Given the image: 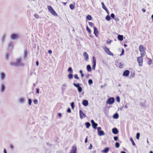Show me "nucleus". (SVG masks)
Masks as SVG:
<instances>
[{
  "mask_svg": "<svg viewBox=\"0 0 153 153\" xmlns=\"http://www.w3.org/2000/svg\"><path fill=\"white\" fill-rule=\"evenodd\" d=\"M139 50L140 52L141 56H142V57H144L146 53V49L144 47L143 45H139Z\"/></svg>",
  "mask_w": 153,
  "mask_h": 153,
  "instance_id": "nucleus-1",
  "label": "nucleus"
},
{
  "mask_svg": "<svg viewBox=\"0 0 153 153\" xmlns=\"http://www.w3.org/2000/svg\"><path fill=\"white\" fill-rule=\"evenodd\" d=\"M6 75L5 72H0V79L2 81H5L6 79Z\"/></svg>",
  "mask_w": 153,
  "mask_h": 153,
  "instance_id": "nucleus-2",
  "label": "nucleus"
},
{
  "mask_svg": "<svg viewBox=\"0 0 153 153\" xmlns=\"http://www.w3.org/2000/svg\"><path fill=\"white\" fill-rule=\"evenodd\" d=\"M48 9L49 12L52 14L54 16H57V13L51 6H48Z\"/></svg>",
  "mask_w": 153,
  "mask_h": 153,
  "instance_id": "nucleus-3",
  "label": "nucleus"
},
{
  "mask_svg": "<svg viewBox=\"0 0 153 153\" xmlns=\"http://www.w3.org/2000/svg\"><path fill=\"white\" fill-rule=\"evenodd\" d=\"M22 58L19 57L16 59L17 65L18 66H24V64L22 62Z\"/></svg>",
  "mask_w": 153,
  "mask_h": 153,
  "instance_id": "nucleus-4",
  "label": "nucleus"
},
{
  "mask_svg": "<svg viewBox=\"0 0 153 153\" xmlns=\"http://www.w3.org/2000/svg\"><path fill=\"white\" fill-rule=\"evenodd\" d=\"M19 37V35L18 34H13L10 36V38L12 40H16Z\"/></svg>",
  "mask_w": 153,
  "mask_h": 153,
  "instance_id": "nucleus-5",
  "label": "nucleus"
},
{
  "mask_svg": "<svg viewBox=\"0 0 153 153\" xmlns=\"http://www.w3.org/2000/svg\"><path fill=\"white\" fill-rule=\"evenodd\" d=\"M104 50L107 53V54L111 56H113V54L112 53H111L109 50V49L107 48L106 47H104Z\"/></svg>",
  "mask_w": 153,
  "mask_h": 153,
  "instance_id": "nucleus-6",
  "label": "nucleus"
},
{
  "mask_svg": "<svg viewBox=\"0 0 153 153\" xmlns=\"http://www.w3.org/2000/svg\"><path fill=\"white\" fill-rule=\"evenodd\" d=\"M142 57V56H141L139 57H138L137 59V61L139 64V65L140 66H142L143 65V59L142 57Z\"/></svg>",
  "mask_w": 153,
  "mask_h": 153,
  "instance_id": "nucleus-7",
  "label": "nucleus"
},
{
  "mask_svg": "<svg viewBox=\"0 0 153 153\" xmlns=\"http://www.w3.org/2000/svg\"><path fill=\"white\" fill-rule=\"evenodd\" d=\"M114 102V99L113 97H111L108 98L107 101L106 103L108 104H113Z\"/></svg>",
  "mask_w": 153,
  "mask_h": 153,
  "instance_id": "nucleus-8",
  "label": "nucleus"
},
{
  "mask_svg": "<svg viewBox=\"0 0 153 153\" xmlns=\"http://www.w3.org/2000/svg\"><path fill=\"white\" fill-rule=\"evenodd\" d=\"M6 89L5 85L4 83H1L0 84V91L1 92H4Z\"/></svg>",
  "mask_w": 153,
  "mask_h": 153,
  "instance_id": "nucleus-9",
  "label": "nucleus"
},
{
  "mask_svg": "<svg viewBox=\"0 0 153 153\" xmlns=\"http://www.w3.org/2000/svg\"><path fill=\"white\" fill-rule=\"evenodd\" d=\"M80 117L81 119H83L84 117H86V115L82 111V110H80L79 111Z\"/></svg>",
  "mask_w": 153,
  "mask_h": 153,
  "instance_id": "nucleus-10",
  "label": "nucleus"
},
{
  "mask_svg": "<svg viewBox=\"0 0 153 153\" xmlns=\"http://www.w3.org/2000/svg\"><path fill=\"white\" fill-rule=\"evenodd\" d=\"M19 102L21 104L24 103L25 101V99L23 97H20L18 100Z\"/></svg>",
  "mask_w": 153,
  "mask_h": 153,
  "instance_id": "nucleus-11",
  "label": "nucleus"
},
{
  "mask_svg": "<svg viewBox=\"0 0 153 153\" xmlns=\"http://www.w3.org/2000/svg\"><path fill=\"white\" fill-rule=\"evenodd\" d=\"M129 73L130 71L129 70H126L123 72V76H128Z\"/></svg>",
  "mask_w": 153,
  "mask_h": 153,
  "instance_id": "nucleus-12",
  "label": "nucleus"
},
{
  "mask_svg": "<svg viewBox=\"0 0 153 153\" xmlns=\"http://www.w3.org/2000/svg\"><path fill=\"white\" fill-rule=\"evenodd\" d=\"M94 33L97 37L98 35V32L97 29L95 27H94Z\"/></svg>",
  "mask_w": 153,
  "mask_h": 153,
  "instance_id": "nucleus-13",
  "label": "nucleus"
},
{
  "mask_svg": "<svg viewBox=\"0 0 153 153\" xmlns=\"http://www.w3.org/2000/svg\"><path fill=\"white\" fill-rule=\"evenodd\" d=\"M83 56L85 60L87 61L88 59V55L86 52L83 53Z\"/></svg>",
  "mask_w": 153,
  "mask_h": 153,
  "instance_id": "nucleus-14",
  "label": "nucleus"
},
{
  "mask_svg": "<svg viewBox=\"0 0 153 153\" xmlns=\"http://www.w3.org/2000/svg\"><path fill=\"white\" fill-rule=\"evenodd\" d=\"M112 133L115 134H117L118 133V129L116 128H114L112 129Z\"/></svg>",
  "mask_w": 153,
  "mask_h": 153,
  "instance_id": "nucleus-15",
  "label": "nucleus"
},
{
  "mask_svg": "<svg viewBox=\"0 0 153 153\" xmlns=\"http://www.w3.org/2000/svg\"><path fill=\"white\" fill-rule=\"evenodd\" d=\"M88 101L86 100H84L82 101V104L85 106H87L88 105Z\"/></svg>",
  "mask_w": 153,
  "mask_h": 153,
  "instance_id": "nucleus-16",
  "label": "nucleus"
},
{
  "mask_svg": "<svg viewBox=\"0 0 153 153\" xmlns=\"http://www.w3.org/2000/svg\"><path fill=\"white\" fill-rule=\"evenodd\" d=\"M98 134L99 136H102L105 135V133L102 130L98 131Z\"/></svg>",
  "mask_w": 153,
  "mask_h": 153,
  "instance_id": "nucleus-17",
  "label": "nucleus"
},
{
  "mask_svg": "<svg viewBox=\"0 0 153 153\" xmlns=\"http://www.w3.org/2000/svg\"><path fill=\"white\" fill-rule=\"evenodd\" d=\"M101 4H102V8L104 9L108 13V11L104 3L103 2H102Z\"/></svg>",
  "mask_w": 153,
  "mask_h": 153,
  "instance_id": "nucleus-18",
  "label": "nucleus"
},
{
  "mask_svg": "<svg viewBox=\"0 0 153 153\" xmlns=\"http://www.w3.org/2000/svg\"><path fill=\"white\" fill-rule=\"evenodd\" d=\"M118 39L120 41H122L123 40V36L119 35L117 36Z\"/></svg>",
  "mask_w": 153,
  "mask_h": 153,
  "instance_id": "nucleus-19",
  "label": "nucleus"
},
{
  "mask_svg": "<svg viewBox=\"0 0 153 153\" xmlns=\"http://www.w3.org/2000/svg\"><path fill=\"white\" fill-rule=\"evenodd\" d=\"M109 150V148L108 147L106 148L104 150H102V152L104 153H107Z\"/></svg>",
  "mask_w": 153,
  "mask_h": 153,
  "instance_id": "nucleus-20",
  "label": "nucleus"
},
{
  "mask_svg": "<svg viewBox=\"0 0 153 153\" xmlns=\"http://www.w3.org/2000/svg\"><path fill=\"white\" fill-rule=\"evenodd\" d=\"M6 34H3L2 36V39H2V41L3 42L5 39H6Z\"/></svg>",
  "mask_w": 153,
  "mask_h": 153,
  "instance_id": "nucleus-21",
  "label": "nucleus"
},
{
  "mask_svg": "<svg viewBox=\"0 0 153 153\" xmlns=\"http://www.w3.org/2000/svg\"><path fill=\"white\" fill-rule=\"evenodd\" d=\"M76 148L75 146H73L72 148V150L71 151L73 152V153H76Z\"/></svg>",
  "mask_w": 153,
  "mask_h": 153,
  "instance_id": "nucleus-22",
  "label": "nucleus"
},
{
  "mask_svg": "<svg viewBox=\"0 0 153 153\" xmlns=\"http://www.w3.org/2000/svg\"><path fill=\"white\" fill-rule=\"evenodd\" d=\"M87 69L88 72H90L91 71V67L90 65H88L87 66Z\"/></svg>",
  "mask_w": 153,
  "mask_h": 153,
  "instance_id": "nucleus-23",
  "label": "nucleus"
},
{
  "mask_svg": "<svg viewBox=\"0 0 153 153\" xmlns=\"http://www.w3.org/2000/svg\"><path fill=\"white\" fill-rule=\"evenodd\" d=\"M116 65L117 66L120 68H122L123 67V65L121 62L117 63Z\"/></svg>",
  "mask_w": 153,
  "mask_h": 153,
  "instance_id": "nucleus-24",
  "label": "nucleus"
},
{
  "mask_svg": "<svg viewBox=\"0 0 153 153\" xmlns=\"http://www.w3.org/2000/svg\"><path fill=\"white\" fill-rule=\"evenodd\" d=\"M119 117V115L117 113H115L113 116V117L114 119H117Z\"/></svg>",
  "mask_w": 153,
  "mask_h": 153,
  "instance_id": "nucleus-25",
  "label": "nucleus"
},
{
  "mask_svg": "<svg viewBox=\"0 0 153 153\" xmlns=\"http://www.w3.org/2000/svg\"><path fill=\"white\" fill-rule=\"evenodd\" d=\"M98 124L97 123H95L93 124L92 125V127L94 129H96L97 128V126Z\"/></svg>",
  "mask_w": 153,
  "mask_h": 153,
  "instance_id": "nucleus-26",
  "label": "nucleus"
},
{
  "mask_svg": "<svg viewBox=\"0 0 153 153\" xmlns=\"http://www.w3.org/2000/svg\"><path fill=\"white\" fill-rule=\"evenodd\" d=\"M86 127L87 128H89L91 126L90 123L88 122H87L85 123Z\"/></svg>",
  "mask_w": 153,
  "mask_h": 153,
  "instance_id": "nucleus-27",
  "label": "nucleus"
},
{
  "mask_svg": "<svg viewBox=\"0 0 153 153\" xmlns=\"http://www.w3.org/2000/svg\"><path fill=\"white\" fill-rule=\"evenodd\" d=\"M10 65H11L13 66H18L17 65L16 62H10Z\"/></svg>",
  "mask_w": 153,
  "mask_h": 153,
  "instance_id": "nucleus-28",
  "label": "nucleus"
},
{
  "mask_svg": "<svg viewBox=\"0 0 153 153\" xmlns=\"http://www.w3.org/2000/svg\"><path fill=\"white\" fill-rule=\"evenodd\" d=\"M68 77L69 79H71L73 78V75L71 74H70L68 75Z\"/></svg>",
  "mask_w": 153,
  "mask_h": 153,
  "instance_id": "nucleus-29",
  "label": "nucleus"
},
{
  "mask_svg": "<svg viewBox=\"0 0 153 153\" xmlns=\"http://www.w3.org/2000/svg\"><path fill=\"white\" fill-rule=\"evenodd\" d=\"M86 18L88 20H90L92 19V17L91 15H88L87 16Z\"/></svg>",
  "mask_w": 153,
  "mask_h": 153,
  "instance_id": "nucleus-30",
  "label": "nucleus"
},
{
  "mask_svg": "<svg viewBox=\"0 0 153 153\" xmlns=\"http://www.w3.org/2000/svg\"><path fill=\"white\" fill-rule=\"evenodd\" d=\"M70 7L71 9L73 10L74 8V5L73 4H71L70 5Z\"/></svg>",
  "mask_w": 153,
  "mask_h": 153,
  "instance_id": "nucleus-31",
  "label": "nucleus"
},
{
  "mask_svg": "<svg viewBox=\"0 0 153 153\" xmlns=\"http://www.w3.org/2000/svg\"><path fill=\"white\" fill-rule=\"evenodd\" d=\"M110 17L109 15L107 16L105 18L108 21H110Z\"/></svg>",
  "mask_w": 153,
  "mask_h": 153,
  "instance_id": "nucleus-32",
  "label": "nucleus"
},
{
  "mask_svg": "<svg viewBox=\"0 0 153 153\" xmlns=\"http://www.w3.org/2000/svg\"><path fill=\"white\" fill-rule=\"evenodd\" d=\"M73 85L75 87L77 88L80 86L79 84V83L76 84L75 83H74Z\"/></svg>",
  "mask_w": 153,
  "mask_h": 153,
  "instance_id": "nucleus-33",
  "label": "nucleus"
},
{
  "mask_svg": "<svg viewBox=\"0 0 153 153\" xmlns=\"http://www.w3.org/2000/svg\"><path fill=\"white\" fill-rule=\"evenodd\" d=\"M27 56V52L26 51H25L24 53V56L26 58Z\"/></svg>",
  "mask_w": 153,
  "mask_h": 153,
  "instance_id": "nucleus-34",
  "label": "nucleus"
},
{
  "mask_svg": "<svg viewBox=\"0 0 153 153\" xmlns=\"http://www.w3.org/2000/svg\"><path fill=\"white\" fill-rule=\"evenodd\" d=\"M93 63H96V60L95 57L93 56L92 57Z\"/></svg>",
  "mask_w": 153,
  "mask_h": 153,
  "instance_id": "nucleus-35",
  "label": "nucleus"
},
{
  "mask_svg": "<svg viewBox=\"0 0 153 153\" xmlns=\"http://www.w3.org/2000/svg\"><path fill=\"white\" fill-rule=\"evenodd\" d=\"M115 146L117 148H118L120 146V144L118 142H116L115 144Z\"/></svg>",
  "mask_w": 153,
  "mask_h": 153,
  "instance_id": "nucleus-36",
  "label": "nucleus"
},
{
  "mask_svg": "<svg viewBox=\"0 0 153 153\" xmlns=\"http://www.w3.org/2000/svg\"><path fill=\"white\" fill-rule=\"evenodd\" d=\"M78 91L79 92H81L82 91V88L79 86V88H77Z\"/></svg>",
  "mask_w": 153,
  "mask_h": 153,
  "instance_id": "nucleus-37",
  "label": "nucleus"
},
{
  "mask_svg": "<svg viewBox=\"0 0 153 153\" xmlns=\"http://www.w3.org/2000/svg\"><path fill=\"white\" fill-rule=\"evenodd\" d=\"M88 83L90 85L92 84L93 83L92 80L91 79H90L88 81Z\"/></svg>",
  "mask_w": 153,
  "mask_h": 153,
  "instance_id": "nucleus-38",
  "label": "nucleus"
},
{
  "mask_svg": "<svg viewBox=\"0 0 153 153\" xmlns=\"http://www.w3.org/2000/svg\"><path fill=\"white\" fill-rule=\"evenodd\" d=\"M130 140L131 142L132 145L133 146H135V144L134 143L132 138L131 137L130 138Z\"/></svg>",
  "mask_w": 153,
  "mask_h": 153,
  "instance_id": "nucleus-39",
  "label": "nucleus"
},
{
  "mask_svg": "<svg viewBox=\"0 0 153 153\" xmlns=\"http://www.w3.org/2000/svg\"><path fill=\"white\" fill-rule=\"evenodd\" d=\"M86 30L88 31V32L90 33H91V30L88 28V26L86 27Z\"/></svg>",
  "mask_w": 153,
  "mask_h": 153,
  "instance_id": "nucleus-40",
  "label": "nucleus"
},
{
  "mask_svg": "<svg viewBox=\"0 0 153 153\" xmlns=\"http://www.w3.org/2000/svg\"><path fill=\"white\" fill-rule=\"evenodd\" d=\"M74 102H72L71 103V108L72 109H74Z\"/></svg>",
  "mask_w": 153,
  "mask_h": 153,
  "instance_id": "nucleus-41",
  "label": "nucleus"
},
{
  "mask_svg": "<svg viewBox=\"0 0 153 153\" xmlns=\"http://www.w3.org/2000/svg\"><path fill=\"white\" fill-rule=\"evenodd\" d=\"M116 100L118 102H119L120 101V97L119 96L117 97L116 98Z\"/></svg>",
  "mask_w": 153,
  "mask_h": 153,
  "instance_id": "nucleus-42",
  "label": "nucleus"
},
{
  "mask_svg": "<svg viewBox=\"0 0 153 153\" xmlns=\"http://www.w3.org/2000/svg\"><path fill=\"white\" fill-rule=\"evenodd\" d=\"M140 133H138L136 134V138L137 139H139L140 138Z\"/></svg>",
  "mask_w": 153,
  "mask_h": 153,
  "instance_id": "nucleus-43",
  "label": "nucleus"
},
{
  "mask_svg": "<svg viewBox=\"0 0 153 153\" xmlns=\"http://www.w3.org/2000/svg\"><path fill=\"white\" fill-rule=\"evenodd\" d=\"M68 71H69L71 73H73V70L71 68V67H69L68 69Z\"/></svg>",
  "mask_w": 153,
  "mask_h": 153,
  "instance_id": "nucleus-44",
  "label": "nucleus"
},
{
  "mask_svg": "<svg viewBox=\"0 0 153 153\" xmlns=\"http://www.w3.org/2000/svg\"><path fill=\"white\" fill-rule=\"evenodd\" d=\"M28 104L29 105H31L32 103V100L30 99H29L28 100Z\"/></svg>",
  "mask_w": 153,
  "mask_h": 153,
  "instance_id": "nucleus-45",
  "label": "nucleus"
},
{
  "mask_svg": "<svg viewBox=\"0 0 153 153\" xmlns=\"http://www.w3.org/2000/svg\"><path fill=\"white\" fill-rule=\"evenodd\" d=\"M13 43L10 42L8 44V47L9 48L11 47H12V46H13Z\"/></svg>",
  "mask_w": 153,
  "mask_h": 153,
  "instance_id": "nucleus-46",
  "label": "nucleus"
},
{
  "mask_svg": "<svg viewBox=\"0 0 153 153\" xmlns=\"http://www.w3.org/2000/svg\"><path fill=\"white\" fill-rule=\"evenodd\" d=\"M34 16L36 19H39V16L37 14H34Z\"/></svg>",
  "mask_w": 153,
  "mask_h": 153,
  "instance_id": "nucleus-47",
  "label": "nucleus"
},
{
  "mask_svg": "<svg viewBox=\"0 0 153 153\" xmlns=\"http://www.w3.org/2000/svg\"><path fill=\"white\" fill-rule=\"evenodd\" d=\"M33 102L35 104H37L38 103V101L36 99H34L33 100Z\"/></svg>",
  "mask_w": 153,
  "mask_h": 153,
  "instance_id": "nucleus-48",
  "label": "nucleus"
},
{
  "mask_svg": "<svg viewBox=\"0 0 153 153\" xmlns=\"http://www.w3.org/2000/svg\"><path fill=\"white\" fill-rule=\"evenodd\" d=\"M74 77L75 79H79V78L77 74H76L74 75Z\"/></svg>",
  "mask_w": 153,
  "mask_h": 153,
  "instance_id": "nucleus-49",
  "label": "nucleus"
},
{
  "mask_svg": "<svg viewBox=\"0 0 153 153\" xmlns=\"http://www.w3.org/2000/svg\"><path fill=\"white\" fill-rule=\"evenodd\" d=\"M79 73L81 74V76L82 77H83L84 76V74H83V73H82V70H80L79 71Z\"/></svg>",
  "mask_w": 153,
  "mask_h": 153,
  "instance_id": "nucleus-50",
  "label": "nucleus"
},
{
  "mask_svg": "<svg viewBox=\"0 0 153 153\" xmlns=\"http://www.w3.org/2000/svg\"><path fill=\"white\" fill-rule=\"evenodd\" d=\"M96 66V63H93L92 68L94 70H95Z\"/></svg>",
  "mask_w": 153,
  "mask_h": 153,
  "instance_id": "nucleus-51",
  "label": "nucleus"
},
{
  "mask_svg": "<svg viewBox=\"0 0 153 153\" xmlns=\"http://www.w3.org/2000/svg\"><path fill=\"white\" fill-rule=\"evenodd\" d=\"M89 25L91 27H93L94 26V24L91 22H89Z\"/></svg>",
  "mask_w": 153,
  "mask_h": 153,
  "instance_id": "nucleus-52",
  "label": "nucleus"
},
{
  "mask_svg": "<svg viewBox=\"0 0 153 153\" xmlns=\"http://www.w3.org/2000/svg\"><path fill=\"white\" fill-rule=\"evenodd\" d=\"M111 16L112 18H113V19L114 18V17H115L114 14L113 13H111Z\"/></svg>",
  "mask_w": 153,
  "mask_h": 153,
  "instance_id": "nucleus-53",
  "label": "nucleus"
},
{
  "mask_svg": "<svg viewBox=\"0 0 153 153\" xmlns=\"http://www.w3.org/2000/svg\"><path fill=\"white\" fill-rule=\"evenodd\" d=\"M114 140L115 141H116L118 139V137L117 136L116 137H114Z\"/></svg>",
  "mask_w": 153,
  "mask_h": 153,
  "instance_id": "nucleus-54",
  "label": "nucleus"
},
{
  "mask_svg": "<svg viewBox=\"0 0 153 153\" xmlns=\"http://www.w3.org/2000/svg\"><path fill=\"white\" fill-rule=\"evenodd\" d=\"M124 54V50L123 49H122V51L121 54H120V55L121 56Z\"/></svg>",
  "mask_w": 153,
  "mask_h": 153,
  "instance_id": "nucleus-55",
  "label": "nucleus"
},
{
  "mask_svg": "<svg viewBox=\"0 0 153 153\" xmlns=\"http://www.w3.org/2000/svg\"><path fill=\"white\" fill-rule=\"evenodd\" d=\"M97 129L98 132L99 131H101V127H98L97 128Z\"/></svg>",
  "mask_w": 153,
  "mask_h": 153,
  "instance_id": "nucleus-56",
  "label": "nucleus"
},
{
  "mask_svg": "<svg viewBox=\"0 0 153 153\" xmlns=\"http://www.w3.org/2000/svg\"><path fill=\"white\" fill-rule=\"evenodd\" d=\"M112 40H109V41H108V40H107V43H108V44H110L111 43V42H112Z\"/></svg>",
  "mask_w": 153,
  "mask_h": 153,
  "instance_id": "nucleus-57",
  "label": "nucleus"
},
{
  "mask_svg": "<svg viewBox=\"0 0 153 153\" xmlns=\"http://www.w3.org/2000/svg\"><path fill=\"white\" fill-rule=\"evenodd\" d=\"M71 109L69 108H68V110H67V111L68 113H70L71 112Z\"/></svg>",
  "mask_w": 153,
  "mask_h": 153,
  "instance_id": "nucleus-58",
  "label": "nucleus"
},
{
  "mask_svg": "<svg viewBox=\"0 0 153 153\" xmlns=\"http://www.w3.org/2000/svg\"><path fill=\"white\" fill-rule=\"evenodd\" d=\"M62 90L63 91H64L65 90V88L64 87H63V86H62Z\"/></svg>",
  "mask_w": 153,
  "mask_h": 153,
  "instance_id": "nucleus-59",
  "label": "nucleus"
},
{
  "mask_svg": "<svg viewBox=\"0 0 153 153\" xmlns=\"http://www.w3.org/2000/svg\"><path fill=\"white\" fill-rule=\"evenodd\" d=\"M36 93L37 94H39V88L36 89Z\"/></svg>",
  "mask_w": 153,
  "mask_h": 153,
  "instance_id": "nucleus-60",
  "label": "nucleus"
},
{
  "mask_svg": "<svg viewBox=\"0 0 153 153\" xmlns=\"http://www.w3.org/2000/svg\"><path fill=\"white\" fill-rule=\"evenodd\" d=\"M92 144H91L90 145V146L89 147V149H92Z\"/></svg>",
  "mask_w": 153,
  "mask_h": 153,
  "instance_id": "nucleus-61",
  "label": "nucleus"
},
{
  "mask_svg": "<svg viewBox=\"0 0 153 153\" xmlns=\"http://www.w3.org/2000/svg\"><path fill=\"white\" fill-rule=\"evenodd\" d=\"M3 153H7V150L6 149H4L3 150Z\"/></svg>",
  "mask_w": 153,
  "mask_h": 153,
  "instance_id": "nucleus-62",
  "label": "nucleus"
},
{
  "mask_svg": "<svg viewBox=\"0 0 153 153\" xmlns=\"http://www.w3.org/2000/svg\"><path fill=\"white\" fill-rule=\"evenodd\" d=\"M152 61L151 60H149V62H148L149 64V65L151 64L152 63Z\"/></svg>",
  "mask_w": 153,
  "mask_h": 153,
  "instance_id": "nucleus-63",
  "label": "nucleus"
},
{
  "mask_svg": "<svg viewBox=\"0 0 153 153\" xmlns=\"http://www.w3.org/2000/svg\"><path fill=\"white\" fill-rule=\"evenodd\" d=\"M48 53H49V54H51L52 53V51L51 50H49L48 51Z\"/></svg>",
  "mask_w": 153,
  "mask_h": 153,
  "instance_id": "nucleus-64",
  "label": "nucleus"
}]
</instances>
